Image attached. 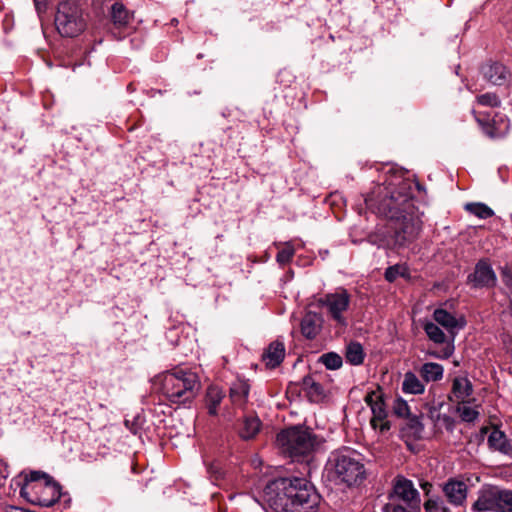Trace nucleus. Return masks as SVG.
<instances>
[{"label": "nucleus", "instance_id": "nucleus-24", "mask_svg": "<svg viewBox=\"0 0 512 512\" xmlns=\"http://www.w3.org/2000/svg\"><path fill=\"white\" fill-rule=\"evenodd\" d=\"M111 20L114 28L121 30L129 25L131 15L123 4L114 3L111 7Z\"/></svg>", "mask_w": 512, "mask_h": 512}, {"label": "nucleus", "instance_id": "nucleus-8", "mask_svg": "<svg viewBox=\"0 0 512 512\" xmlns=\"http://www.w3.org/2000/svg\"><path fill=\"white\" fill-rule=\"evenodd\" d=\"M319 304L326 309L333 321L341 326L347 325L345 313L350 305V295L345 289H339L324 295L319 299Z\"/></svg>", "mask_w": 512, "mask_h": 512}, {"label": "nucleus", "instance_id": "nucleus-11", "mask_svg": "<svg viewBox=\"0 0 512 512\" xmlns=\"http://www.w3.org/2000/svg\"><path fill=\"white\" fill-rule=\"evenodd\" d=\"M472 510L475 512H499V488L488 487L482 489L472 505Z\"/></svg>", "mask_w": 512, "mask_h": 512}, {"label": "nucleus", "instance_id": "nucleus-38", "mask_svg": "<svg viewBox=\"0 0 512 512\" xmlns=\"http://www.w3.org/2000/svg\"><path fill=\"white\" fill-rule=\"evenodd\" d=\"M477 102L483 106L496 107L500 104L499 98L494 93H485L477 97Z\"/></svg>", "mask_w": 512, "mask_h": 512}, {"label": "nucleus", "instance_id": "nucleus-32", "mask_svg": "<svg viewBox=\"0 0 512 512\" xmlns=\"http://www.w3.org/2000/svg\"><path fill=\"white\" fill-rule=\"evenodd\" d=\"M465 209L479 219H487L494 215L493 210L484 203H468Z\"/></svg>", "mask_w": 512, "mask_h": 512}, {"label": "nucleus", "instance_id": "nucleus-6", "mask_svg": "<svg viewBox=\"0 0 512 512\" xmlns=\"http://www.w3.org/2000/svg\"><path fill=\"white\" fill-rule=\"evenodd\" d=\"M277 443L285 455L294 461L310 455L319 444L317 437L308 429L291 427L277 435Z\"/></svg>", "mask_w": 512, "mask_h": 512}, {"label": "nucleus", "instance_id": "nucleus-25", "mask_svg": "<svg viewBox=\"0 0 512 512\" xmlns=\"http://www.w3.org/2000/svg\"><path fill=\"white\" fill-rule=\"evenodd\" d=\"M420 375L426 382H437L443 378L444 368L441 364L427 362L420 368Z\"/></svg>", "mask_w": 512, "mask_h": 512}, {"label": "nucleus", "instance_id": "nucleus-35", "mask_svg": "<svg viewBox=\"0 0 512 512\" xmlns=\"http://www.w3.org/2000/svg\"><path fill=\"white\" fill-rule=\"evenodd\" d=\"M499 512H512V490L499 489Z\"/></svg>", "mask_w": 512, "mask_h": 512}, {"label": "nucleus", "instance_id": "nucleus-17", "mask_svg": "<svg viewBox=\"0 0 512 512\" xmlns=\"http://www.w3.org/2000/svg\"><path fill=\"white\" fill-rule=\"evenodd\" d=\"M261 429L260 419L253 414L246 415L237 427L238 435L243 440L253 439Z\"/></svg>", "mask_w": 512, "mask_h": 512}, {"label": "nucleus", "instance_id": "nucleus-23", "mask_svg": "<svg viewBox=\"0 0 512 512\" xmlns=\"http://www.w3.org/2000/svg\"><path fill=\"white\" fill-rule=\"evenodd\" d=\"M225 394L223 390L217 386H209L206 391V407L208 414L215 416L218 413V407L221 404Z\"/></svg>", "mask_w": 512, "mask_h": 512}, {"label": "nucleus", "instance_id": "nucleus-22", "mask_svg": "<svg viewBox=\"0 0 512 512\" xmlns=\"http://www.w3.org/2000/svg\"><path fill=\"white\" fill-rule=\"evenodd\" d=\"M480 405L476 404V400L472 399L466 402L458 403L456 406V412L464 422H474L480 415Z\"/></svg>", "mask_w": 512, "mask_h": 512}, {"label": "nucleus", "instance_id": "nucleus-7", "mask_svg": "<svg viewBox=\"0 0 512 512\" xmlns=\"http://www.w3.org/2000/svg\"><path fill=\"white\" fill-rule=\"evenodd\" d=\"M82 11L74 0L59 3L55 16V26L63 37H76L85 29Z\"/></svg>", "mask_w": 512, "mask_h": 512}, {"label": "nucleus", "instance_id": "nucleus-41", "mask_svg": "<svg viewBox=\"0 0 512 512\" xmlns=\"http://www.w3.org/2000/svg\"><path fill=\"white\" fill-rule=\"evenodd\" d=\"M420 487L422 488V490L428 495L431 488H432V484L428 481H421L420 482Z\"/></svg>", "mask_w": 512, "mask_h": 512}, {"label": "nucleus", "instance_id": "nucleus-3", "mask_svg": "<svg viewBox=\"0 0 512 512\" xmlns=\"http://www.w3.org/2000/svg\"><path fill=\"white\" fill-rule=\"evenodd\" d=\"M327 476L336 484L348 487L362 483L366 478V469L359 453L351 449L332 452L326 463Z\"/></svg>", "mask_w": 512, "mask_h": 512}, {"label": "nucleus", "instance_id": "nucleus-5", "mask_svg": "<svg viewBox=\"0 0 512 512\" xmlns=\"http://www.w3.org/2000/svg\"><path fill=\"white\" fill-rule=\"evenodd\" d=\"M20 485V495L33 505L50 507L57 502L61 495L60 485L48 474L31 471L26 474Z\"/></svg>", "mask_w": 512, "mask_h": 512}, {"label": "nucleus", "instance_id": "nucleus-37", "mask_svg": "<svg viewBox=\"0 0 512 512\" xmlns=\"http://www.w3.org/2000/svg\"><path fill=\"white\" fill-rule=\"evenodd\" d=\"M304 385L306 386L309 397L313 401H317L323 395V388L319 383L312 381V379H305Z\"/></svg>", "mask_w": 512, "mask_h": 512}, {"label": "nucleus", "instance_id": "nucleus-29", "mask_svg": "<svg viewBox=\"0 0 512 512\" xmlns=\"http://www.w3.org/2000/svg\"><path fill=\"white\" fill-rule=\"evenodd\" d=\"M425 512H451L445 500L438 495L430 496L424 502Z\"/></svg>", "mask_w": 512, "mask_h": 512}, {"label": "nucleus", "instance_id": "nucleus-20", "mask_svg": "<svg viewBox=\"0 0 512 512\" xmlns=\"http://www.w3.org/2000/svg\"><path fill=\"white\" fill-rule=\"evenodd\" d=\"M284 357L285 347L280 341L272 342L263 354V360L266 366L270 368L278 366L283 361Z\"/></svg>", "mask_w": 512, "mask_h": 512}, {"label": "nucleus", "instance_id": "nucleus-33", "mask_svg": "<svg viewBox=\"0 0 512 512\" xmlns=\"http://www.w3.org/2000/svg\"><path fill=\"white\" fill-rule=\"evenodd\" d=\"M319 362L329 370H337L342 366V358L334 352L325 353L320 356Z\"/></svg>", "mask_w": 512, "mask_h": 512}, {"label": "nucleus", "instance_id": "nucleus-12", "mask_svg": "<svg viewBox=\"0 0 512 512\" xmlns=\"http://www.w3.org/2000/svg\"><path fill=\"white\" fill-rule=\"evenodd\" d=\"M448 502L453 506H462L467 498V485L463 481L450 479L442 487Z\"/></svg>", "mask_w": 512, "mask_h": 512}, {"label": "nucleus", "instance_id": "nucleus-2", "mask_svg": "<svg viewBox=\"0 0 512 512\" xmlns=\"http://www.w3.org/2000/svg\"><path fill=\"white\" fill-rule=\"evenodd\" d=\"M321 497L305 478H278L263 490L267 512H316Z\"/></svg>", "mask_w": 512, "mask_h": 512}, {"label": "nucleus", "instance_id": "nucleus-26", "mask_svg": "<svg viewBox=\"0 0 512 512\" xmlns=\"http://www.w3.org/2000/svg\"><path fill=\"white\" fill-rule=\"evenodd\" d=\"M402 390L407 394L418 395L424 393L425 386L414 373L407 372L404 374Z\"/></svg>", "mask_w": 512, "mask_h": 512}, {"label": "nucleus", "instance_id": "nucleus-21", "mask_svg": "<svg viewBox=\"0 0 512 512\" xmlns=\"http://www.w3.org/2000/svg\"><path fill=\"white\" fill-rule=\"evenodd\" d=\"M250 385L245 380H237L230 387V399L233 405L243 408L247 402Z\"/></svg>", "mask_w": 512, "mask_h": 512}, {"label": "nucleus", "instance_id": "nucleus-31", "mask_svg": "<svg viewBox=\"0 0 512 512\" xmlns=\"http://www.w3.org/2000/svg\"><path fill=\"white\" fill-rule=\"evenodd\" d=\"M384 276L388 282H394L398 277L409 278L410 273L405 264H395L386 269Z\"/></svg>", "mask_w": 512, "mask_h": 512}, {"label": "nucleus", "instance_id": "nucleus-1", "mask_svg": "<svg viewBox=\"0 0 512 512\" xmlns=\"http://www.w3.org/2000/svg\"><path fill=\"white\" fill-rule=\"evenodd\" d=\"M413 182L401 172L387 176L365 198L367 206L389 219L386 229L368 235V243L378 248L399 250L408 247L422 229L421 215L414 205Z\"/></svg>", "mask_w": 512, "mask_h": 512}, {"label": "nucleus", "instance_id": "nucleus-15", "mask_svg": "<svg viewBox=\"0 0 512 512\" xmlns=\"http://www.w3.org/2000/svg\"><path fill=\"white\" fill-rule=\"evenodd\" d=\"M471 280L477 287H490L495 285L496 275L487 262L480 261L475 267Z\"/></svg>", "mask_w": 512, "mask_h": 512}, {"label": "nucleus", "instance_id": "nucleus-10", "mask_svg": "<svg viewBox=\"0 0 512 512\" xmlns=\"http://www.w3.org/2000/svg\"><path fill=\"white\" fill-rule=\"evenodd\" d=\"M392 497L402 500L408 507H419L420 494L411 480L397 476L393 481Z\"/></svg>", "mask_w": 512, "mask_h": 512}, {"label": "nucleus", "instance_id": "nucleus-44", "mask_svg": "<svg viewBox=\"0 0 512 512\" xmlns=\"http://www.w3.org/2000/svg\"><path fill=\"white\" fill-rule=\"evenodd\" d=\"M35 2H37L38 0H34Z\"/></svg>", "mask_w": 512, "mask_h": 512}, {"label": "nucleus", "instance_id": "nucleus-36", "mask_svg": "<svg viewBox=\"0 0 512 512\" xmlns=\"http://www.w3.org/2000/svg\"><path fill=\"white\" fill-rule=\"evenodd\" d=\"M393 413L400 418H408L410 416V408L408 403L402 399L397 398L393 402Z\"/></svg>", "mask_w": 512, "mask_h": 512}, {"label": "nucleus", "instance_id": "nucleus-42", "mask_svg": "<svg viewBox=\"0 0 512 512\" xmlns=\"http://www.w3.org/2000/svg\"><path fill=\"white\" fill-rule=\"evenodd\" d=\"M442 421L445 424L447 429H452L453 428V420L449 416L444 415L442 417Z\"/></svg>", "mask_w": 512, "mask_h": 512}, {"label": "nucleus", "instance_id": "nucleus-28", "mask_svg": "<svg viewBox=\"0 0 512 512\" xmlns=\"http://www.w3.org/2000/svg\"><path fill=\"white\" fill-rule=\"evenodd\" d=\"M346 359L352 365H359L364 360V351L359 343L352 342L347 346Z\"/></svg>", "mask_w": 512, "mask_h": 512}, {"label": "nucleus", "instance_id": "nucleus-30", "mask_svg": "<svg viewBox=\"0 0 512 512\" xmlns=\"http://www.w3.org/2000/svg\"><path fill=\"white\" fill-rule=\"evenodd\" d=\"M423 329L429 340L433 341L434 343L442 344L446 341V335L436 323L426 322L423 326Z\"/></svg>", "mask_w": 512, "mask_h": 512}, {"label": "nucleus", "instance_id": "nucleus-43", "mask_svg": "<svg viewBox=\"0 0 512 512\" xmlns=\"http://www.w3.org/2000/svg\"><path fill=\"white\" fill-rule=\"evenodd\" d=\"M506 283L512 287V275L511 276H507V279H506Z\"/></svg>", "mask_w": 512, "mask_h": 512}, {"label": "nucleus", "instance_id": "nucleus-19", "mask_svg": "<svg viewBox=\"0 0 512 512\" xmlns=\"http://www.w3.org/2000/svg\"><path fill=\"white\" fill-rule=\"evenodd\" d=\"M484 78L495 85H501L507 80L509 71L500 63L487 64L482 68Z\"/></svg>", "mask_w": 512, "mask_h": 512}, {"label": "nucleus", "instance_id": "nucleus-27", "mask_svg": "<svg viewBox=\"0 0 512 512\" xmlns=\"http://www.w3.org/2000/svg\"><path fill=\"white\" fill-rule=\"evenodd\" d=\"M488 444L491 448L505 454L509 453L511 450V447L508 443L507 437L504 434V432L496 428L493 429L490 435L488 436Z\"/></svg>", "mask_w": 512, "mask_h": 512}, {"label": "nucleus", "instance_id": "nucleus-40", "mask_svg": "<svg viewBox=\"0 0 512 512\" xmlns=\"http://www.w3.org/2000/svg\"><path fill=\"white\" fill-rule=\"evenodd\" d=\"M415 507H408L406 504L401 505L394 502H389L385 505V512H413Z\"/></svg>", "mask_w": 512, "mask_h": 512}, {"label": "nucleus", "instance_id": "nucleus-4", "mask_svg": "<svg viewBox=\"0 0 512 512\" xmlns=\"http://www.w3.org/2000/svg\"><path fill=\"white\" fill-rule=\"evenodd\" d=\"M161 393L173 404L192 402L200 388L198 375L191 370L176 368L156 378Z\"/></svg>", "mask_w": 512, "mask_h": 512}, {"label": "nucleus", "instance_id": "nucleus-13", "mask_svg": "<svg viewBox=\"0 0 512 512\" xmlns=\"http://www.w3.org/2000/svg\"><path fill=\"white\" fill-rule=\"evenodd\" d=\"M478 121L483 125L485 133L492 138L503 137L510 129V120L502 113H495L485 124L480 119Z\"/></svg>", "mask_w": 512, "mask_h": 512}, {"label": "nucleus", "instance_id": "nucleus-39", "mask_svg": "<svg viewBox=\"0 0 512 512\" xmlns=\"http://www.w3.org/2000/svg\"><path fill=\"white\" fill-rule=\"evenodd\" d=\"M454 352V346L453 345H447L444 348H442L440 351H428L427 354L431 357L437 358V359H447L449 358Z\"/></svg>", "mask_w": 512, "mask_h": 512}, {"label": "nucleus", "instance_id": "nucleus-9", "mask_svg": "<svg viewBox=\"0 0 512 512\" xmlns=\"http://www.w3.org/2000/svg\"><path fill=\"white\" fill-rule=\"evenodd\" d=\"M364 400L372 412L370 424L373 429H379L380 432L388 431L390 429V423L387 420V410L383 400V394L379 390L370 391L366 394Z\"/></svg>", "mask_w": 512, "mask_h": 512}, {"label": "nucleus", "instance_id": "nucleus-34", "mask_svg": "<svg viewBox=\"0 0 512 512\" xmlns=\"http://www.w3.org/2000/svg\"><path fill=\"white\" fill-rule=\"evenodd\" d=\"M294 253V247L291 243L287 242L281 248H279L276 260L280 265H285L292 260Z\"/></svg>", "mask_w": 512, "mask_h": 512}, {"label": "nucleus", "instance_id": "nucleus-16", "mask_svg": "<svg viewBox=\"0 0 512 512\" xmlns=\"http://www.w3.org/2000/svg\"><path fill=\"white\" fill-rule=\"evenodd\" d=\"M433 319L436 324L441 325L448 332L462 329L466 324L463 318H456L453 314L443 308H437L434 310Z\"/></svg>", "mask_w": 512, "mask_h": 512}, {"label": "nucleus", "instance_id": "nucleus-18", "mask_svg": "<svg viewBox=\"0 0 512 512\" xmlns=\"http://www.w3.org/2000/svg\"><path fill=\"white\" fill-rule=\"evenodd\" d=\"M322 318L315 312H307L301 320V333L307 339H314L320 332Z\"/></svg>", "mask_w": 512, "mask_h": 512}, {"label": "nucleus", "instance_id": "nucleus-14", "mask_svg": "<svg viewBox=\"0 0 512 512\" xmlns=\"http://www.w3.org/2000/svg\"><path fill=\"white\" fill-rule=\"evenodd\" d=\"M473 393V385L467 377H455L452 382L449 400L455 403L466 402L470 400Z\"/></svg>", "mask_w": 512, "mask_h": 512}]
</instances>
